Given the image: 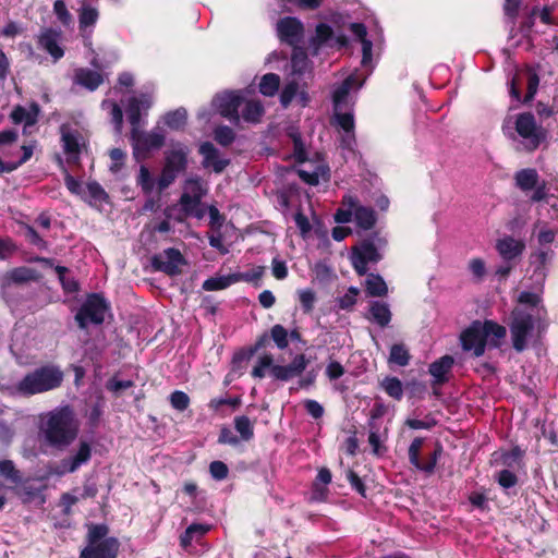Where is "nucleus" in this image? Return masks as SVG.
I'll use <instances>...</instances> for the list:
<instances>
[{"instance_id": "f257e3e1", "label": "nucleus", "mask_w": 558, "mask_h": 558, "mask_svg": "<svg viewBox=\"0 0 558 558\" xmlns=\"http://www.w3.org/2000/svg\"><path fill=\"white\" fill-rule=\"evenodd\" d=\"M40 430L50 447L64 449L76 439L78 422L73 410L64 405L47 413Z\"/></svg>"}, {"instance_id": "f03ea898", "label": "nucleus", "mask_w": 558, "mask_h": 558, "mask_svg": "<svg viewBox=\"0 0 558 558\" xmlns=\"http://www.w3.org/2000/svg\"><path fill=\"white\" fill-rule=\"evenodd\" d=\"M63 372L56 365H43L27 373L14 387L22 397H31L59 388Z\"/></svg>"}, {"instance_id": "7ed1b4c3", "label": "nucleus", "mask_w": 558, "mask_h": 558, "mask_svg": "<svg viewBox=\"0 0 558 558\" xmlns=\"http://www.w3.org/2000/svg\"><path fill=\"white\" fill-rule=\"evenodd\" d=\"M190 153L186 144L179 141L170 143V147L163 153V166L157 180L159 192L168 189L180 173L186 171Z\"/></svg>"}, {"instance_id": "20e7f679", "label": "nucleus", "mask_w": 558, "mask_h": 558, "mask_svg": "<svg viewBox=\"0 0 558 558\" xmlns=\"http://www.w3.org/2000/svg\"><path fill=\"white\" fill-rule=\"evenodd\" d=\"M111 305L102 293H89L77 310L74 319L80 329L85 330L92 325H102Z\"/></svg>"}, {"instance_id": "39448f33", "label": "nucleus", "mask_w": 558, "mask_h": 558, "mask_svg": "<svg viewBox=\"0 0 558 558\" xmlns=\"http://www.w3.org/2000/svg\"><path fill=\"white\" fill-rule=\"evenodd\" d=\"M515 132L524 140L526 150H536L547 137V130L537 125L535 117L531 112L519 113L514 122Z\"/></svg>"}, {"instance_id": "423d86ee", "label": "nucleus", "mask_w": 558, "mask_h": 558, "mask_svg": "<svg viewBox=\"0 0 558 558\" xmlns=\"http://www.w3.org/2000/svg\"><path fill=\"white\" fill-rule=\"evenodd\" d=\"M130 141L133 148V156L137 161L149 158L151 150L160 149L166 142V135L157 128L150 132L140 129L131 130Z\"/></svg>"}, {"instance_id": "0eeeda50", "label": "nucleus", "mask_w": 558, "mask_h": 558, "mask_svg": "<svg viewBox=\"0 0 558 558\" xmlns=\"http://www.w3.org/2000/svg\"><path fill=\"white\" fill-rule=\"evenodd\" d=\"M351 265L359 276H365L368 264H377L383 259L381 253L376 247L374 240L364 239L351 247Z\"/></svg>"}, {"instance_id": "6e6552de", "label": "nucleus", "mask_w": 558, "mask_h": 558, "mask_svg": "<svg viewBox=\"0 0 558 558\" xmlns=\"http://www.w3.org/2000/svg\"><path fill=\"white\" fill-rule=\"evenodd\" d=\"M424 440L425 439L423 437H415L409 446L408 456L410 463L416 470L430 475L435 472L436 464L444 452V448L442 445L437 441L435 444L434 450L427 456L425 460H423L421 458V449L424 445Z\"/></svg>"}, {"instance_id": "1a4fd4ad", "label": "nucleus", "mask_w": 558, "mask_h": 558, "mask_svg": "<svg viewBox=\"0 0 558 558\" xmlns=\"http://www.w3.org/2000/svg\"><path fill=\"white\" fill-rule=\"evenodd\" d=\"M187 262L179 248L168 247L155 254L150 258V265L155 271H160L169 277H177L182 274V266Z\"/></svg>"}, {"instance_id": "9d476101", "label": "nucleus", "mask_w": 558, "mask_h": 558, "mask_svg": "<svg viewBox=\"0 0 558 558\" xmlns=\"http://www.w3.org/2000/svg\"><path fill=\"white\" fill-rule=\"evenodd\" d=\"M509 328L513 349L517 352H523L526 349L527 338L534 329L533 316L522 311H513Z\"/></svg>"}, {"instance_id": "9b49d317", "label": "nucleus", "mask_w": 558, "mask_h": 558, "mask_svg": "<svg viewBox=\"0 0 558 558\" xmlns=\"http://www.w3.org/2000/svg\"><path fill=\"white\" fill-rule=\"evenodd\" d=\"M244 96L241 90H227L216 96L215 104L221 117L238 125L241 117L239 109L243 106Z\"/></svg>"}, {"instance_id": "f8f14e48", "label": "nucleus", "mask_w": 558, "mask_h": 558, "mask_svg": "<svg viewBox=\"0 0 558 558\" xmlns=\"http://www.w3.org/2000/svg\"><path fill=\"white\" fill-rule=\"evenodd\" d=\"M482 329V323L480 320H474L460 335L462 350L465 352H472L475 357H480L485 353L487 344Z\"/></svg>"}, {"instance_id": "ddd939ff", "label": "nucleus", "mask_w": 558, "mask_h": 558, "mask_svg": "<svg viewBox=\"0 0 558 558\" xmlns=\"http://www.w3.org/2000/svg\"><path fill=\"white\" fill-rule=\"evenodd\" d=\"M120 543L116 537L105 538L98 544H87L80 558H117Z\"/></svg>"}, {"instance_id": "4468645a", "label": "nucleus", "mask_w": 558, "mask_h": 558, "mask_svg": "<svg viewBox=\"0 0 558 558\" xmlns=\"http://www.w3.org/2000/svg\"><path fill=\"white\" fill-rule=\"evenodd\" d=\"M277 29L281 41L290 46L299 44L304 33L301 21L292 16L280 19L277 24Z\"/></svg>"}, {"instance_id": "2eb2a0df", "label": "nucleus", "mask_w": 558, "mask_h": 558, "mask_svg": "<svg viewBox=\"0 0 558 558\" xmlns=\"http://www.w3.org/2000/svg\"><path fill=\"white\" fill-rule=\"evenodd\" d=\"M307 364L308 360L305 354H296L288 365H274L271 367V376L277 380L288 381L302 375Z\"/></svg>"}, {"instance_id": "dca6fc26", "label": "nucleus", "mask_w": 558, "mask_h": 558, "mask_svg": "<svg viewBox=\"0 0 558 558\" xmlns=\"http://www.w3.org/2000/svg\"><path fill=\"white\" fill-rule=\"evenodd\" d=\"M60 37L61 33L50 27L44 29L37 40L39 48L49 53L54 62L64 56V49L59 44Z\"/></svg>"}, {"instance_id": "f3484780", "label": "nucleus", "mask_w": 558, "mask_h": 558, "mask_svg": "<svg viewBox=\"0 0 558 558\" xmlns=\"http://www.w3.org/2000/svg\"><path fill=\"white\" fill-rule=\"evenodd\" d=\"M186 183L192 185L193 195L189 193H183L179 199V204L181 206V211L183 213L184 217H191L192 213L199 205V199H202L205 192L202 189L199 178L189 179Z\"/></svg>"}, {"instance_id": "a211bd4d", "label": "nucleus", "mask_w": 558, "mask_h": 558, "mask_svg": "<svg viewBox=\"0 0 558 558\" xmlns=\"http://www.w3.org/2000/svg\"><path fill=\"white\" fill-rule=\"evenodd\" d=\"M198 153L203 156V167H211L216 173H221L230 163L229 159L219 158V151L210 142L201 144Z\"/></svg>"}, {"instance_id": "6ab92c4d", "label": "nucleus", "mask_w": 558, "mask_h": 558, "mask_svg": "<svg viewBox=\"0 0 558 558\" xmlns=\"http://www.w3.org/2000/svg\"><path fill=\"white\" fill-rule=\"evenodd\" d=\"M496 250L505 262H510L523 254L525 243L522 240H515L511 235H506L497 240Z\"/></svg>"}, {"instance_id": "aec40b11", "label": "nucleus", "mask_w": 558, "mask_h": 558, "mask_svg": "<svg viewBox=\"0 0 558 558\" xmlns=\"http://www.w3.org/2000/svg\"><path fill=\"white\" fill-rule=\"evenodd\" d=\"M526 75H527V86H526V94L523 99L521 97V89L517 83L515 77L512 78L511 84H510V96L512 98H514L517 101H522L523 104H529L534 99V97L537 93L538 85H539V76L534 70L529 69L526 71Z\"/></svg>"}, {"instance_id": "412c9836", "label": "nucleus", "mask_w": 558, "mask_h": 558, "mask_svg": "<svg viewBox=\"0 0 558 558\" xmlns=\"http://www.w3.org/2000/svg\"><path fill=\"white\" fill-rule=\"evenodd\" d=\"M453 363V357L448 354L430 363L428 372L434 377L433 386L444 385L449 380L447 375L451 371Z\"/></svg>"}, {"instance_id": "4be33fe9", "label": "nucleus", "mask_w": 558, "mask_h": 558, "mask_svg": "<svg viewBox=\"0 0 558 558\" xmlns=\"http://www.w3.org/2000/svg\"><path fill=\"white\" fill-rule=\"evenodd\" d=\"M39 112V105L36 101H33L31 102L28 110L21 105L15 106L10 114V118L14 124L24 122L25 126H33L38 121Z\"/></svg>"}, {"instance_id": "5701e85b", "label": "nucleus", "mask_w": 558, "mask_h": 558, "mask_svg": "<svg viewBox=\"0 0 558 558\" xmlns=\"http://www.w3.org/2000/svg\"><path fill=\"white\" fill-rule=\"evenodd\" d=\"M92 458V447L87 441H81L78 449L74 456L68 460H63V466L68 472L73 473L83 464H86Z\"/></svg>"}, {"instance_id": "b1692460", "label": "nucleus", "mask_w": 558, "mask_h": 558, "mask_svg": "<svg viewBox=\"0 0 558 558\" xmlns=\"http://www.w3.org/2000/svg\"><path fill=\"white\" fill-rule=\"evenodd\" d=\"M74 81L76 84L93 92L102 84L104 78L102 75L97 71L87 68H81L75 71Z\"/></svg>"}, {"instance_id": "393cba45", "label": "nucleus", "mask_w": 558, "mask_h": 558, "mask_svg": "<svg viewBox=\"0 0 558 558\" xmlns=\"http://www.w3.org/2000/svg\"><path fill=\"white\" fill-rule=\"evenodd\" d=\"M391 311L385 302L373 301L369 303V320L376 323L379 327L385 328L391 322Z\"/></svg>"}, {"instance_id": "a878e982", "label": "nucleus", "mask_w": 558, "mask_h": 558, "mask_svg": "<svg viewBox=\"0 0 558 558\" xmlns=\"http://www.w3.org/2000/svg\"><path fill=\"white\" fill-rule=\"evenodd\" d=\"M265 113V108L260 100L245 99L243 102L242 114L240 116L245 122L259 123Z\"/></svg>"}, {"instance_id": "bb28decb", "label": "nucleus", "mask_w": 558, "mask_h": 558, "mask_svg": "<svg viewBox=\"0 0 558 558\" xmlns=\"http://www.w3.org/2000/svg\"><path fill=\"white\" fill-rule=\"evenodd\" d=\"M353 217L356 226L364 231L372 230L377 222L376 211L363 205L355 208Z\"/></svg>"}, {"instance_id": "cd10ccee", "label": "nucleus", "mask_w": 558, "mask_h": 558, "mask_svg": "<svg viewBox=\"0 0 558 558\" xmlns=\"http://www.w3.org/2000/svg\"><path fill=\"white\" fill-rule=\"evenodd\" d=\"M411 353L404 343H393L390 347L388 364L405 367L410 364Z\"/></svg>"}, {"instance_id": "c85d7f7f", "label": "nucleus", "mask_w": 558, "mask_h": 558, "mask_svg": "<svg viewBox=\"0 0 558 558\" xmlns=\"http://www.w3.org/2000/svg\"><path fill=\"white\" fill-rule=\"evenodd\" d=\"M366 276L365 290L369 296L381 298L387 295L388 287L380 275L369 272Z\"/></svg>"}, {"instance_id": "c756f323", "label": "nucleus", "mask_w": 558, "mask_h": 558, "mask_svg": "<svg viewBox=\"0 0 558 558\" xmlns=\"http://www.w3.org/2000/svg\"><path fill=\"white\" fill-rule=\"evenodd\" d=\"M61 141L63 143V150L66 154V161L69 163H76L80 160L81 147L78 138L75 134L65 132L62 133Z\"/></svg>"}, {"instance_id": "7c9ffc66", "label": "nucleus", "mask_w": 558, "mask_h": 558, "mask_svg": "<svg viewBox=\"0 0 558 558\" xmlns=\"http://www.w3.org/2000/svg\"><path fill=\"white\" fill-rule=\"evenodd\" d=\"M538 178L537 171L532 168L522 169L514 174L517 186L524 192L535 189Z\"/></svg>"}, {"instance_id": "2f4dec72", "label": "nucleus", "mask_w": 558, "mask_h": 558, "mask_svg": "<svg viewBox=\"0 0 558 558\" xmlns=\"http://www.w3.org/2000/svg\"><path fill=\"white\" fill-rule=\"evenodd\" d=\"M354 77L348 76L332 93V102L335 111L342 110L347 104L349 93L354 84Z\"/></svg>"}, {"instance_id": "473e14b6", "label": "nucleus", "mask_w": 558, "mask_h": 558, "mask_svg": "<svg viewBox=\"0 0 558 558\" xmlns=\"http://www.w3.org/2000/svg\"><path fill=\"white\" fill-rule=\"evenodd\" d=\"M289 137L293 143V157L298 163H304L308 160L305 144L302 135L298 129H291L288 132Z\"/></svg>"}, {"instance_id": "72a5a7b5", "label": "nucleus", "mask_w": 558, "mask_h": 558, "mask_svg": "<svg viewBox=\"0 0 558 558\" xmlns=\"http://www.w3.org/2000/svg\"><path fill=\"white\" fill-rule=\"evenodd\" d=\"M280 86V76L276 73H266L262 76L258 89L266 97L275 96Z\"/></svg>"}, {"instance_id": "f704fd0d", "label": "nucleus", "mask_w": 558, "mask_h": 558, "mask_svg": "<svg viewBox=\"0 0 558 558\" xmlns=\"http://www.w3.org/2000/svg\"><path fill=\"white\" fill-rule=\"evenodd\" d=\"M163 121L169 129L180 131L186 125L187 112L184 108H178L167 112L163 117Z\"/></svg>"}, {"instance_id": "c9c22d12", "label": "nucleus", "mask_w": 558, "mask_h": 558, "mask_svg": "<svg viewBox=\"0 0 558 558\" xmlns=\"http://www.w3.org/2000/svg\"><path fill=\"white\" fill-rule=\"evenodd\" d=\"M381 388L392 399L400 401L403 397L402 381L395 376H387L380 383Z\"/></svg>"}, {"instance_id": "e433bc0d", "label": "nucleus", "mask_w": 558, "mask_h": 558, "mask_svg": "<svg viewBox=\"0 0 558 558\" xmlns=\"http://www.w3.org/2000/svg\"><path fill=\"white\" fill-rule=\"evenodd\" d=\"M234 283L235 282H234L233 274H229L227 276L210 277V278L206 279L203 282L202 288L205 291H219V290L227 289L228 287H230L231 284H234Z\"/></svg>"}, {"instance_id": "4c0bfd02", "label": "nucleus", "mask_w": 558, "mask_h": 558, "mask_svg": "<svg viewBox=\"0 0 558 558\" xmlns=\"http://www.w3.org/2000/svg\"><path fill=\"white\" fill-rule=\"evenodd\" d=\"M234 428L240 434L244 441H250L254 437V426L246 415H239L234 417Z\"/></svg>"}, {"instance_id": "58836bf2", "label": "nucleus", "mask_w": 558, "mask_h": 558, "mask_svg": "<svg viewBox=\"0 0 558 558\" xmlns=\"http://www.w3.org/2000/svg\"><path fill=\"white\" fill-rule=\"evenodd\" d=\"M265 269L266 268L264 266H255L250 271L233 272L234 282L235 283H238L240 281L252 282V283H254L255 287H259L260 286L259 281L262 279V277L264 276Z\"/></svg>"}, {"instance_id": "ea45409f", "label": "nucleus", "mask_w": 558, "mask_h": 558, "mask_svg": "<svg viewBox=\"0 0 558 558\" xmlns=\"http://www.w3.org/2000/svg\"><path fill=\"white\" fill-rule=\"evenodd\" d=\"M56 274L58 275V279L62 286V289L66 293H75L80 290L78 282L73 277H66L69 269L64 266H56Z\"/></svg>"}, {"instance_id": "a19ab883", "label": "nucleus", "mask_w": 558, "mask_h": 558, "mask_svg": "<svg viewBox=\"0 0 558 558\" xmlns=\"http://www.w3.org/2000/svg\"><path fill=\"white\" fill-rule=\"evenodd\" d=\"M270 340L279 350H286L289 347V331L280 324L274 325L269 329Z\"/></svg>"}, {"instance_id": "79ce46f5", "label": "nucleus", "mask_w": 558, "mask_h": 558, "mask_svg": "<svg viewBox=\"0 0 558 558\" xmlns=\"http://www.w3.org/2000/svg\"><path fill=\"white\" fill-rule=\"evenodd\" d=\"M141 107H142V101L138 98L132 97L129 99V104L126 107V114H128V120L132 126L131 130L140 129Z\"/></svg>"}, {"instance_id": "37998d69", "label": "nucleus", "mask_w": 558, "mask_h": 558, "mask_svg": "<svg viewBox=\"0 0 558 558\" xmlns=\"http://www.w3.org/2000/svg\"><path fill=\"white\" fill-rule=\"evenodd\" d=\"M235 132L228 125H218L214 130V140L223 147L230 146L235 141Z\"/></svg>"}, {"instance_id": "c03bdc74", "label": "nucleus", "mask_w": 558, "mask_h": 558, "mask_svg": "<svg viewBox=\"0 0 558 558\" xmlns=\"http://www.w3.org/2000/svg\"><path fill=\"white\" fill-rule=\"evenodd\" d=\"M136 183L141 186L144 194H150L155 186V180L149 171V169L142 165L140 167V172L136 179Z\"/></svg>"}, {"instance_id": "a18cd8bd", "label": "nucleus", "mask_w": 558, "mask_h": 558, "mask_svg": "<svg viewBox=\"0 0 558 558\" xmlns=\"http://www.w3.org/2000/svg\"><path fill=\"white\" fill-rule=\"evenodd\" d=\"M548 254L545 251H539L531 255V264L534 266V276L539 277L542 280L546 277V264Z\"/></svg>"}, {"instance_id": "49530a36", "label": "nucleus", "mask_w": 558, "mask_h": 558, "mask_svg": "<svg viewBox=\"0 0 558 558\" xmlns=\"http://www.w3.org/2000/svg\"><path fill=\"white\" fill-rule=\"evenodd\" d=\"M482 332L486 342L489 336H494L496 339H502L507 333L506 328L494 320H485L482 323Z\"/></svg>"}, {"instance_id": "de8ad7c7", "label": "nucleus", "mask_w": 558, "mask_h": 558, "mask_svg": "<svg viewBox=\"0 0 558 558\" xmlns=\"http://www.w3.org/2000/svg\"><path fill=\"white\" fill-rule=\"evenodd\" d=\"M8 278L14 283H24L35 279V270L28 267H16L8 272Z\"/></svg>"}, {"instance_id": "09e8293b", "label": "nucleus", "mask_w": 558, "mask_h": 558, "mask_svg": "<svg viewBox=\"0 0 558 558\" xmlns=\"http://www.w3.org/2000/svg\"><path fill=\"white\" fill-rule=\"evenodd\" d=\"M333 36V29L330 25L326 23H319L315 29V37L313 38V44L317 46H323L328 40H330Z\"/></svg>"}, {"instance_id": "8fccbe9b", "label": "nucleus", "mask_w": 558, "mask_h": 558, "mask_svg": "<svg viewBox=\"0 0 558 558\" xmlns=\"http://www.w3.org/2000/svg\"><path fill=\"white\" fill-rule=\"evenodd\" d=\"M360 290L356 287H350L348 291L338 299V306L340 310L350 311L356 304V298Z\"/></svg>"}, {"instance_id": "3c124183", "label": "nucleus", "mask_w": 558, "mask_h": 558, "mask_svg": "<svg viewBox=\"0 0 558 558\" xmlns=\"http://www.w3.org/2000/svg\"><path fill=\"white\" fill-rule=\"evenodd\" d=\"M109 529L106 524H93L87 534V544H98L107 538Z\"/></svg>"}, {"instance_id": "603ef678", "label": "nucleus", "mask_w": 558, "mask_h": 558, "mask_svg": "<svg viewBox=\"0 0 558 558\" xmlns=\"http://www.w3.org/2000/svg\"><path fill=\"white\" fill-rule=\"evenodd\" d=\"M299 90V84L295 81H291L284 85L280 94V104L283 108H288L296 96Z\"/></svg>"}, {"instance_id": "864d4df0", "label": "nucleus", "mask_w": 558, "mask_h": 558, "mask_svg": "<svg viewBox=\"0 0 558 558\" xmlns=\"http://www.w3.org/2000/svg\"><path fill=\"white\" fill-rule=\"evenodd\" d=\"M98 20V11L89 5H83L80 13V28L93 26Z\"/></svg>"}, {"instance_id": "5fc2aeb1", "label": "nucleus", "mask_w": 558, "mask_h": 558, "mask_svg": "<svg viewBox=\"0 0 558 558\" xmlns=\"http://www.w3.org/2000/svg\"><path fill=\"white\" fill-rule=\"evenodd\" d=\"M335 119L337 124L343 130L344 133H352L354 131V116L351 112L335 111Z\"/></svg>"}, {"instance_id": "6e6d98bb", "label": "nucleus", "mask_w": 558, "mask_h": 558, "mask_svg": "<svg viewBox=\"0 0 558 558\" xmlns=\"http://www.w3.org/2000/svg\"><path fill=\"white\" fill-rule=\"evenodd\" d=\"M170 404L178 411H184L190 405V397L181 390H175L170 395Z\"/></svg>"}, {"instance_id": "4d7b16f0", "label": "nucleus", "mask_w": 558, "mask_h": 558, "mask_svg": "<svg viewBox=\"0 0 558 558\" xmlns=\"http://www.w3.org/2000/svg\"><path fill=\"white\" fill-rule=\"evenodd\" d=\"M87 191L92 199L99 203H107L109 195L105 189L97 182L92 181L87 183Z\"/></svg>"}, {"instance_id": "13d9d810", "label": "nucleus", "mask_w": 558, "mask_h": 558, "mask_svg": "<svg viewBox=\"0 0 558 558\" xmlns=\"http://www.w3.org/2000/svg\"><path fill=\"white\" fill-rule=\"evenodd\" d=\"M307 54L302 48H294L291 57V63L294 72L303 73L307 64Z\"/></svg>"}, {"instance_id": "bf43d9fd", "label": "nucleus", "mask_w": 558, "mask_h": 558, "mask_svg": "<svg viewBox=\"0 0 558 558\" xmlns=\"http://www.w3.org/2000/svg\"><path fill=\"white\" fill-rule=\"evenodd\" d=\"M497 483L504 488L509 489L518 484V476L510 470L504 469L497 474Z\"/></svg>"}, {"instance_id": "052dcab7", "label": "nucleus", "mask_w": 558, "mask_h": 558, "mask_svg": "<svg viewBox=\"0 0 558 558\" xmlns=\"http://www.w3.org/2000/svg\"><path fill=\"white\" fill-rule=\"evenodd\" d=\"M209 473L214 480L222 481L228 477L229 468L225 462L216 460L209 464Z\"/></svg>"}, {"instance_id": "680f3d73", "label": "nucleus", "mask_w": 558, "mask_h": 558, "mask_svg": "<svg viewBox=\"0 0 558 558\" xmlns=\"http://www.w3.org/2000/svg\"><path fill=\"white\" fill-rule=\"evenodd\" d=\"M524 450L519 446H513L509 451L502 453V463L507 466H513L514 463H519L524 457Z\"/></svg>"}, {"instance_id": "e2e57ef3", "label": "nucleus", "mask_w": 558, "mask_h": 558, "mask_svg": "<svg viewBox=\"0 0 558 558\" xmlns=\"http://www.w3.org/2000/svg\"><path fill=\"white\" fill-rule=\"evenodd\" d=\"M299 300L304 313H310L314 308L316 296L313 290L307 289L300 292Z\"/></svg>"}, {"instance_id": "0e129e2a", "label": "nucleus", "mask_w": 558, "mask_h": 558, "mask_svg": "<svg viewBox=\"0 0 558 558\" xmlns=\"http://www.w3.org/2000/svg\"><path fill=\"white\" fill-rule=\"evenodd\" d=\"M53 3H54L53 11H54V14L57 15L59 22L64 26H69L72 23V15L65 5L66 2H53Z\"/></svg>"}, {"instance_id": "69168bd1", "label": "nucleus", "mask_w": 558, "mask_h": 558, "mask_svg": "<svg viewBox=\"0 0 558 558\" xmlns=\"http://www.w3.org/2000/svg\"><path fill=\"white\" fill-rule=\"evenodd\" d=\"M241 398L239 396L236 397H233V398H215V399H211L210 402H209V408L215 410V411H218L222 405H230L232 407L233 409H236L241 405Z\"/></svg>"}, {"instance_id": "338daca9", "label": "nucleus", "mask_w": 558, "mask_h": 558, "mask_svg": "<svg viewBox=\"0 0 558 558\" xmlns=\"http://www.w3.org/2000/svg\"><path fill=\"white\" fill-rule=\"evenodd\" d=\"M294 221L300 230L301 236L305 239L312 230L308 218L302 213V210H299L294 215Z\"/></svg>"}, {"instance_id": "774afa93", "label": "nucleus", "mask_w": 558, "mask_h": 558, "mask_svg": "<svg viewBox=\"0 0 558 558\" xmlns=\"http://www.w3.org/2000/svg\"><path fill=\"white\" fill-rule=\"evenodd\" d=\"M536 113L541 119H547L555 113L558 112V106L556 105V99L554 98L553 105L545 104L543 101H537L535 106Z\"/></svg>"}]
</instances>
